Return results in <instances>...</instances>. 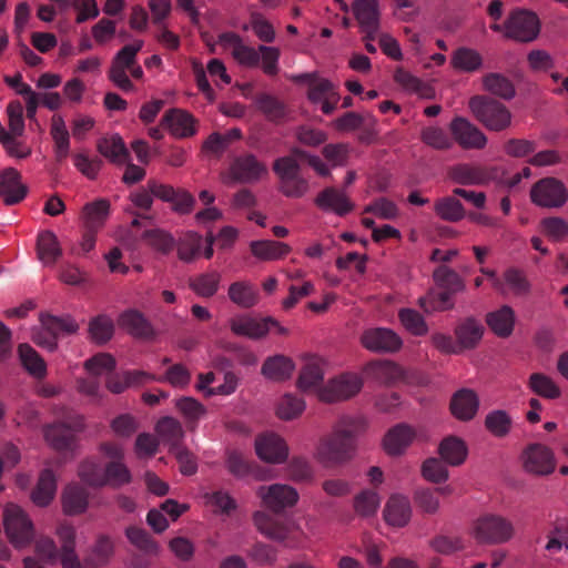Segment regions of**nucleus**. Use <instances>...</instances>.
Here are the masks:
<instances>
[{"label":"nucleus","mask_w":568,"mask_h":568,"mask_svg":"<svg viewBox=\"0 0 568 568\" xmlns=\"http://www.w3.org/2000/svg\"><path fill=\"white\" fill-rule=\"evenodd\" d=\"M365 422L357 417H343L331 435L321 439L316 457L326 467L348 462L355 452V439Z\"/></svg>","instance_id":"obj_1"},{"label":"nucleus","mask_w":568,"mask_h":568,"mask_svg":"<svg viewBox=\"0 0 568 568\" xmlns=\"http://www.w3.org/2000/svg\"><path fill=\"white\" fill-rule=\"evenodd\" d=\"M468 105L476 120L489 131L500 132L511 125L513 114L509 109L493 98L475 95Z\"/></svg>","instance_id":"obj_2"},{"label":"nucleus","mask_w":568,"mask_h":568,"mask_svg":"<svg viewBox=\"0 0 568 568\" xmlns=\"http://www.w3.org/2000/svg\"><path fill=\"white\" fill-rule=\"evenodd\" d=\"M273 170L280 179V192L293 199L304 196L308 191V181L301 175V168L294 156L275 160Z\"/></svg>","instance_id":"obj_3"},{"label":"nucleus","mask_w":568,"mask_h":568,"mask_svg":"<svg viewBox=\"0 0 568 568\" xmlns=\"http://www.w3.org/2000/svg\"><path fill=\"white\" fill-rule=\"evenodd\" d=\"M474 537L480 544L499 545L507 542L514 535V526L507 518L487 514L474 524Z\"/></svg>","instance_id":"obj_4"},{"label":"nucleus","mask_w":568,"mask_h":568,"mask_svg":"<svg viewBox=\"0 0 568 568\" xmlns=\"http://www.w3.org/2000/svg\"><path fill=\"white\" fill-rule=\"evenodd\" d=\"M4 531L14 547H23L31 542L34 536L32 521L23 509L9 504L3 510Z\"/></svg>","instance_id":"obj_5"},{"label":"nucleus","mask_w":568,"mask_h":568,"mask_svg":"<svg viewBox=\"0 0 568 568\" xmlns=\"http://www.w3.org/2000/svg\"><path fill=\"white\" fill-rule=\"evenodd\" d=\"M505 37L519 41L530 42L537 38L540 30L538 17L525 9L513 10L504 23Z\"/></svg>","instance_id":"obj_6"},{"label":"nucleus","mask_w":568,"mask_h":568,"mask_svg":"<svg viewBox=\"0 0 568 568\" xmlns=\"http://www.w3.org/2000/svg\"><path fill=\"white\" fill-rule=\"evenodd\" d=\"M531 202L540 207L559 209L568 200V191L565 184L552 176L537 181L530 189Z\"/></svg>","instance_id":"obj_7"},{"label":"nucleus","mask_w":568,"mask_h":568,"mask_svg":"<svg viewBox=\"0 0 568 568\" xmlns=\"http://www.w3.org/2000/svg\"><path fill=\"white\" fill-rule=\"evenodd\" d=\"M143 47V41L138 40L132 44L124 45L113 58L109 79L121 90L132 91L134 85L129 79L126 71L136 62V54Z\"/></svg>","instance_id":"obj_8"},{"label":"nucleus","mask_w":568,"mask_h":568,"mask_svg":"<svg viewBox=\"0 0 568 568\" xmlns=\"http://www.w3.org/2000/svg\"><path fill=\"white\" fill-rule=\"evenodd\" d=\"M297 79L308 82L307 98L312 103L321 104L323 113L332 114L336 110L341 95L331 81L317 79L311 73L301 74Z\"/></svg>","instance_id":"obj_9"},{"label":"nucleus","mask_w":568,"mask_h":568,"mask_svg":"<svg viewBox=\"0 0 568 568\" xmlns=\"http://www.w3.org/2000/svg\"><path fill=\"white\" fill-rule=\"evenodd\" d=\"M363 387V381L357 374L345 373L331 379L318 392L321 400L334 403L355 396Z\"/></svg>","instance_id":"obj_10"},{"label":"nucleus","mask_w":568,"mask_h":568,"mask_svg":"<svg viewBox=\"0 0 568 568\" xmlns=\"http://www.w3.org/2000/svg\"><path fill=\"white\" fill-rule=\"evenodd\" d=\"M362 345L374 353H395L403 346L397 333L386 327L367 328L361 336Z\"/></svg>","instance_id":"obj_11"},{"label":"nucleus","mask_w":568,"mask_h":568,"mask_svg":"<svg viewBox=\"0 0 568 568\" xmlns=\"http://www.w3.org/2000/svg\"><path fill=\"white\" fill-rule=\"evenodd\" d=\"M449 130L453 135V142L465 150H481L487 144V136L475 124L463 116H455Z\"/></svg>","instance_id":"obj_12"},{"label":"nucleus","mask_w":568,"mask_h":568,"mask_svg":"<svg viewBox=\"0 0 568 568\" xmlns=\"http://www.w3.org/2000/svg\"><path fill=\"white\" fill-rule=\"evenodd\" d=\"M84 424L81 417L71 425L57 423L44 428L47 443L58 452L71 450L75 443V434L83 430Z\"/></svg>","instance_id":"obj_13"},{"label":"nucleus","mask_w":568,"mask_h":568,"mask_svg":"<svg viewBox=\"0 0 568 568\" xmlns=\"http://www.w3.org/2000/svg\"><path fill=\"white\" fill-rule=\"evenodd\" d=\"M257 494L263 504L274 513L292 507L298 500L297 491L293 487L283 484H274L268 487L261 486Z\"/></svg>","instance_id":"obj_14"},{"label":"nucleus","mask_w":568,"mask_h":568,"mask_svg":"<svg viewBox=\"0 0 568 568\" xmlns=\"http://www.w3.org/2000/svg\"><path fill=\"white\" fill-rule=\"evenodd\" d=\"M523 464L526 471L535 475H549L555 469L551 450L541 444H531L523 453Z\"/></svg>","instance_id":"obj_15"},{"label":"nucleus","mask_w":568,"mask_h":568,"mask_svg":"<svg viewBox=\"0 0 568 568\" xmlns=\"http://www.w3.org/2000/svg\"><path fill=\"white\" fill-rule=\"evenodd\" d=\"M161 125L179 139L193 136L196 133V120L187 111L173 108L168 110L162 119Z\"/></svg>","instance_id":"obj_16"},{"label":"nucleus","mask_w":568,"mask_h":568,"mask_svg":"<svg viewBox=\"0 0 568 568\" xmlns=\"http://www.w3.org/2000/svg\"><path fill=\"white\" fill-rule=\"evenodd\" d=\"M271 325H277V321L273 317L254 318L251 316H239L231 320V331L240 336L251 339H260L266 336L271 329Z\"/></svg>","instance_id":"obj_17"},{"label":"nucleus","mask_w":568,"mask_h":568,"mask_svg":"<svg viewBox=\"0 0 568 568\" xmlns=\"http://www.w3.org/2000/svg\"><path fill=\"white\" fill-rule=\"evenodd\" d=\"M353 13L363 33L375 39L379 29L378 3L376 0H356L353 3Z\"/></svg>","instance_id":"obj_18"},{"label":"nucleus","mask_w":568,"mask_h":568,"mask_svg":"<svg viewBox=\"0 0 568 568\" xmlns=\"http://www.w3.org/2000/svg\"><path fill=\"white\" fill-rule=\"evenodd\" d=\"M255 450L257 456L272 464L286 460L288 448L283 438L275 434H265L256 438Z\"/></svg>","instance_id":"obj_19"},{"label":"nucleus","mask_w":568,"mask_h":568,"mask_svg":"<svg viewBox=\"0 0 568 568\" xmlns=\"http://www.w3.org/2000/svg\"><path fill=\"white\" fill-rule=\"evenodd\" d=\"M266 173V166L253 154L239 156L231 165V175L233 180L241 183L255 182Z\"/></svg>","instance_id":"obj_20"},{"label":"nucleus","mask_w":568,"mask_h":568,"mask_svg":"<svg viewBox=\"0 0 568 568\" xmlns=\"http://www.w3.org/2000/svg\"><path fill=\"white\" fill-rule=\"evenodd\" d=\"M27 195V186L21 183L20 173L8 168L0 173V196L7 205L21 202Z\"/></svg>","instance_id":"obj_21"},{"label":"nucleus","mask_w":568,"mask_h":568,"mask_svg":"<svg viewBox=\"0 0 568 568\" xmlns=\"http://www.w3.org/2000/svg\"><path fill=\"white\" fill-rule=\"evenodd\" d=\"M449 179L462 185H483L490 181L491 174L481 166L469 163H460L448 170Z\"/></svg>","instance_id":"obj_22"},{"label":"nucleus","mask_w":568,"mask_h":568,"mask_svg":"<svg viewBox=\"0 0 568 568\" xmlns=\"http://www.w3.org/2000/svg\"><path fill=\"white\" fill-rule=\"evenodd\" d=\"M315 205L323 211H333L339 216H344L352 212L354 204L349 201L345 192L333 186L325 187L321 191L315 200Z\"/></svg>","instance_id":"obj_23"},{"label":"nucleus","mask_w":568,"mask_h":568,"mask_svg":"<svg viewBox=\"0 0 568 568\" xmlns=\"http://www.w3.org/2000/svg\"><path fill=\"white\" fill-rule=\"evenodd\" d=\"M479 407L476 393L468 388H462L454 394L450 400L452 414L460 420H470Z\"/></svg>","instance_id":"obj_24"},{"label":"nucleus","mask_w":568,"mask_h":568,"mask_svg":"<svg viewBox=\"0 0 568 568\" xmlns=\"http://www.w3.org/2000/svg\"><path fill=\"white\" fill-rule=\"evenodd\" d=\"M415 430L407 424H397L384 437V448L388 455H400L415 438Z\"/></svg>","instance_id":"obj_25"},{"label":"nucleus","mask_w":568,"mask_h":568,"mask_svg":"<svg viewBox=\"0 0 568 568\" xmlns=\"http://www.w3.org/2000/svg\"><path fill=\"white\" fill-rule=\"evenodd\" d=\"M57 534L61 542L60 559L63 568H80V560L75 554V529L69 524H61Z\"/></svg>","instance_id":"obj_26"},{"label":"nucleus","mask_w":568,"mask_h":568,"mask_svg":"<svg viewBox=\"0 0 568 568\" xmlns=\"http://www.w3.org/2000/svg\"><path fill=\"white\" fill-rule=\"evenodd\" d=\"M410 516L409 499L402 495L390 496L384 510L385 520L392 526L404 527L408 524Z\"/></svg>","instance_id":"obj_27"},{"label":"nucleus","mask_w":568,"mask_h":568,"mask_svg":"<svg viewBox=\"0 0 568 568\" xmlns=\"http://www.w3.org/2000/svg\"><path fill=\"white\" fill-rule=\"evenodd\" d=\"M366 374L375 381L392 385L404 377L403 368L392 361H375L367 364Z\"/></svg>","instance_id":"obj_28"},{"label":"nucleus","mask_w":568,"mask_h":568,"mask_svg":"<svg viewBox=\"0 0 568 568\" xmlns=\"http://www.w3.org/2000/svg\"><path fill=\"white\" fill-rule=\"evenodd\" d=\"M324 378L323 361L320 357L312 356L304 364L298 379L297 386L304 392L318 390Z\"/></svg>","instance_id":"obj_29"},{"label":"nucleus","mask_w":568,"mask_h":568,"mask_svg":"<svg viewBox=\"0 0 568 568\" xmlns=\"http://www.w3.org/2000/svg\"><path fill=\"white\" fill-rule=\"evenodd\" d=\"M483 333L484 326L476 318L467 317L460 322L455 328V335L460 351L464 348H475L480 342Z\"/></svg>","instance_id":"obj_30"},{"label":"nucleus","mask_w":568,"mask_h":568,"mask_svg":"<svg viewBox=\"0 0 568 568\" xmlns=\"http://www.w3.org/2000/svg\"><path fill=\"white\" fill-rule=\"evenodd\" d=\"M88 491L78 484L68 485L62 493V508L69 516L79 515L87 510L89 505Z\"/></svg>","instance_id":"obj_31"},{"label":"nucleus","mask_w":568,"mask_h":568,"mask_svg":"<svg viewBox=\"0 0 568 568\" xmlns=\"http://www.w3.org/2000/svg\"><path fill=\"white\" fill-rule=\"evenodd\" d=\"M119 325L131 335L140 338H151L154 335L153 328L142 313L130 310L121 314Z\"/></svg>","instance_id":"obj_32"},{"label":"nucleus","mask_w":568,"mask_h":568,"mask_svg":"<svg viewBox=\"0 0 568 568\" xmlns=\"http://www.w3.org/2000/svg\"><path fill=\"white\" fill-rule=\"evenodd\" d=\"M55 491V476L51 469L47 468L41 471L38 484L31 493V499L37 506L45 507L53 500Z\"/></svg>","instance_id":"obj_33"},{"label":"nucleus","mask_w":568,"mask_h":568,"mask_svg":"<svg viewBox=\"0 0 568 568\" xmlns=\"http://www.w3.org/2000/svg\"><path fill=\"white\" fill-rule=\"evenodd\" d=\"M486 323L497 336L508 337L514 329L515 313L510 306L503 305L499 310L487 314Z\"/></svg>","instance_id":"obj_34"},{"label":"nucleus","mask_w":568,"mask_h":568,"mask_svg":"<svg viewBox=\"0 0 568 568\" xmlns=\"http://www.w3.org/2000/svg\"><path fill=\"white\" fill-rule=\"evenodd\" d=\"M294 368L295 365L291 358L284 355H275L266 358L261 372L268 379L285 381L292 376Z\"/></svg>","instance_id":"obj_35"},{"label":"nucleus","mask_w":568,"mask_h":568,"mask_svg":"<svg viewBox=\"0 0 568 568\" xmlns=\"http://www.w3.org/2000/svg\"><path fill=\"white\" fill-rule=\"evenodd\" d=\"M221 278V273L212 270L191 277L189 286L200 297L209 298L219 291Z\"/></svg>","instance_id":"obj_36"},{"label":"nucleus","mask_w":568,"mask_h":568,"mask_svg":"<svg viewBox=\"0 0 568 568\" xmlns=\"http://www.w3.org/2000/svg\"><path fill=\"white\" fill-rule=\"evenodd\" d=\"M155 432L159 438L170 446V450L180 446L184 437L181 423L171 416L160 418L155 425Z\"/></svg>","instance_id":"obj_37"},{"label":"nucleus","mask_w":568,"mask_h":568,"mask_svg":"<svg viewBox=\"0 0 568 568\" xmlns=\"http://www.w3.org/2000/svg\"><path fill=\"white\" fill-rule=\"evenodd\" d=\"M98 151L111 162L121 164L129 159V151L119 134L101 138L97 143Z\"/></svg>","instance_id":"obj_38"},{"label":"nucleus","mask_w":568,"mask_h":568,"mask_svg":"<svg viewBox=\"0 0 568 568\" xmlns=\"http://www.w3.org/2000/svg\"><path fill=\"white\" fill-rule=\"evenodd\" d=\"M438 453L446 464L450 466H459L467 457V447L460 438L449 436L442 440L438 447Z\"/></svg>","instance_id":"obj_39"},{"label":"nucleus","mask_w":568,"mask_h":568,"mask_svg":"<svg viewBox=\"0 0 568 568\" xmlns=\"http://www.w3.org/2000/svg\"><path fill=\"white\" fill-rule=\"evenodd\" d=\"M19 358L24 369L34 378L43 379L47 375V364L40 354L29 344H20Z\"/></svg>","instance_id":"obj_40"},{"label":"nucleus","mask_w":568,"mask_h":568,"mask_svg":"<svg viewBox=\"0 0 568 568\" xmlns=\"http://www.w3.org/2000/svg\"><path fill=\"white\" fill-rule=\"evenodd\" d=\"M250 247L252 254L263 261L278 260L291 252L290 245L272 240L253 241Z\"/></svg>","instance_id":"obj_41"},{"label":"nucleus","mask_w":568,"mask_h":568,"mask_svg":"<svg viewBox=\"0 0 568 568\" xmlns=\"http://www.w3.org/2000/svg\"><path fill=\"white\" fill-rule=\"evenodd\" d=\"M41 325L47 329L50 335H53L57 342L59 337L77 333L79 325L70 317H58L50 314H42L40 316Z\"/></svg>","instance_id":"obj_42"},{"label":"nucleus","mask_w":568,"mask_h":568,"mask_svg":"<svg viewBox=\"0 0 568 568\" xmlns=\"http://www.w3.org/2000/svg\"><path fill=\"white\" fill-rule=\"evenodd\" d=\"M256 106L271 121L278 123L286 118V105L278 98L268 94L261 93L256 97Z\"/></svg>","instance_id":"obj_43"},{"label":"nucleus","mask_w":568,"mask_h":568,"mask_svg":"<svg viewBox=\"0 0 568 568\" xmlns=\"http://www.w3.org/2000/svg\"><path fill=\"white\" fill-rule=\"evenodd\" d=\"M229 297L240 307L251 308L257 303L258 293L251 283L239 281L230 285Z\"/></svg>","instance_id":"obj_44"},{"label":"nucleus","mask_w":568,"mask_h":568,"mask_svg":"<svg viewBox=\"0 0 568 568\" xmlns=\"http://www.w3.org/2000/svg\"><path fill=\"white\" fill-rule=\"evenodd\" d=\"M450 64L463 72H475L483 64L481 55L474 49L460 47L453 52Z\"/></svg>","instance_id":"obj_45"},{"label":"nucleus","mask_w":568,"mask_h":568,"mask_svg":"<svg viewBox=\"0 0 568 568\" xmlns=\"http://www.w3.org/2000/svg\"><path fill=\"white\" fill-rule=\"evenodd\" d=\"M38 255L44 264H53L61 256L58 237L51 231H44L38 236Z\"/></svg>","instance_id":"obj_46"},{"label":"nucleus","mask_w":568,"mask_h":568,"mask_svg":"<svg viewBox=\"0 0 568 568\" xmlns=\"http://www.w3.org/2000/svg\"><path fill=\"white\" fill-rule=\"evenodd\" d=\"M435 213L446 222H458L466 215L464 205L455 196H444L438 199L434 205Z\"/></svg>","instance_id":"obj_47"},{"label":"nucleus","mask_w":568,"mask_h":568,"mask_svg":"<svg viewBox=\"0 0 568 568\" xmlns=\"http://www.w3.org/2000/svg\"><path fill=\"white\" fill-rule=\"evenodd\" d=\"M114 555V542L106 535H100L88 558L87 562L93 567H102L109 564Z\"/></svg>","instance_id":"obj_48"},{"label":"nucleus","mask_w":568,"mask_h":568,"mask_svg":"<svg viewBox=\"0 0 568 568\" xmlns=\"http://www.w3.org/2000/svg\"><path fill=\"white\" fill-rule=\"evenodd\" d=\"M89 337L99 345L108 343L114 334V323L108 315L101 314L89 322Z\"/></svg>","instance_id":"obj_49"},{"label":"nucleus","mask_w":568,"mask_h":568,"mask_svg":"<svg viewBox=\"0 0 568 568\" xmlns=\"http://www.w3.org/2000/svg\"><path fill=\"white\" fill-rule=\"evenodd\" d=\"M484 89L505 100L515 97L516 90L511 81L500 73H488L483 79Z\"/></svg>","instance_id":"obj_50"},{"label":"nucleus","mask_w":568,"mask_h":568,"mask_svg":"<svg viewBox=\"0 0 568 568\" xmlns=\"http://www.w3.org/2000/svg\"><path fill=\"white\" fill-rule=\"evenodd\" d=\"M433 277L437 286L454 294L465 290L464 280L453 268L442 264L434 270Z\"/></svg>","instance_id":"obj_51"},{"label":"nucleus","mask_w":568,"mask_h":568,"mask_svg":"<svg viewBox=\"0 0 568 568\" xmlns=\"http://www.w3.org/2000/svg\"><path fill=\"white\" fill-rule=\"evenodd\" d=\"M131 480V471L122 462L111 460L104 466L103 486L120 488Z\"/></svg>","instance_id":"obj_52"},{"label":"nucleus","mask_w":568,"mask_h":568,"mask_svg":"<svg viewBox=\"0 0 568 568\" xmlns=\"http://www.w3.org/2000/svg\"><path fill=\"white\" fill-rule=\"evenodd\" d=\"M453 295L454 293L447 290L430 291L418 300V304L426 313L452 310L454 307Z\"/></svg>","instance_id":"obj_53"},{"label":"nucleus","mask_w":568,"mask_h":568,"mask_svg":"<svg viewBox=\"0 0 568 568\" xmlns=\"http://www.w3.org/2000/svg\"><path fill=\"white\" fill-rule=\"evenodd\" d=\"M110 210V203L106 200H98L84 206L85 229L98 231L104 224Z\"/></svg>","instance_id":"obj_54"},{"label":"nucleus","mask_w":568,"mask_h":568,"mask_svg":"<svg viewBox=\"0 0 568 568\" xmlns=\"http://www.w3.org/2000/svg\"><path fill=\"white\" fill-rule=\"evenodd\" d=\"M513 419L506 410L495 409L485 417L486 429L495 437L503 438L511 429Z\"/></svg>","instance_id":"obj_55"},{"label":"nucleus","mask_w":568,"mask_h":568,"mask_svg":"<svg viewBox=\"0 0 568 568\" xmlns=\"http://www.w3.org/2000/svg\"><path fill=\"white\" fill-rule=\"evenodd\" d=\"M125 536L135 548L145 555L158 554L159 545L145 529L138 526H129L125 529Z\"/></svg>","instance_id":"obj_56"},{"label":"nucleus","mask_w":568,"mask_h":568,"mask_svg":"<svg viewBox=\"0 0 568 568\" xmlns=\"http://www.w3.org/2000/svg\"><path fill=\"white\" fill-rule=\"evenodd\" d=\"M529 388L538 396L548 399L558 398L561 394L560 388L547 375L542 373H534L528 381Z\"/></svg>","instance_id":"obj_57"},{"label":"nucleus","mask_w":568,"mask_h":568,"mask_svg":"<svg viewBox=\"0 0 568 568\" xmlns=\"http://www.w3.org/2000/svg\"><path fill=\"white\" fill-rule=\"evenodd\" d=\"M175 407L191 427H195L199 420L206 414V408L193 397L176 399Z\"/></svg>","instance_id":"obj_58"},{"label":"nucleus","mask_w":568,"mask_h":568,"mask_svg":"<svg viewBox=\"0 0 568 568\" xmlns=\"http://www.w3.org/2000/svg\"><path fill=\"white\" fill-rule=\"evenodd\" d=\"M420 140L435 150H449L453 146V139L439 126H427L420 132Z\"/></svg>","instance_id":"obj_59"},{"label":"nucleus","mask_w":568,"mask_h":568,"mask_svg":"<svg viewBox=\"0 0 568 568\" xmlns=\"http://www.w3.org/2000/svg\"><path fill=\"white\" fill-rule=\"evenodd\" d=\"M202 236L195 232H189L178 243V256L183 262H192L202 248Z\"/></svg>","instance_id":"obj_60"},{"label":"nucleus","mask_w":568,"mask_h":568,"mask_svg":"<svg viewBox=\"0 0 568 568\" xmlns=\"http://www.w3.org/2000/svg\"><path fill=\"white\" fill-rule=\"evenodd\" d=\"M398 318L402 325L415 336H424L428 332L424 317L413 308H402Z\"/></svg>","instance_id":"obj_61"},{"label":"nucleus","mask_w":568,"mask_h":568,"mask_svg":"<svg viewBox=\"0 0 568 568\" xmlns=\"http://www.w3.org/2000/svg\"><path fill=\"white\" fill-rule=\"evenodd\" d=\"M304 409L305 403L302 398L286 394L280 399L276 413L281 419L290 420L300 416Z\"/></svg>","instance_id":"obj_62"},{"label":"nucleus","mask_w":568,"mask_h":568,"mask_svg":"<svg viewBox=\"0 0 568 568\" xmlns=\"http://www.w3.org/2000/svg\"><path fill=\"white\" fill-rule=\"evenodd\" d=\"M79 477L91 487H103L104 467L94 460H84L79 467Z\"/></svg>","instance_id":"obj_63"},{"label":"nucleus","mask_w":568,"mask_h":568,"mask_svg":"<svg viewBox=\"0 0 568 568\" xmlns=\"http://www.w3.org/2000/svg\"><path fill=\"white\" fill-rule=\"evenodd\" d=\"M225 465L227 470L236 478H243L253 470L246 456L237 450L227 452Z\"/></svg>","instance_id":"obj_64"}]
</instances>
